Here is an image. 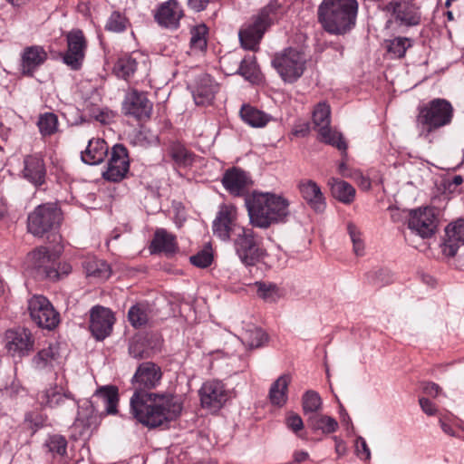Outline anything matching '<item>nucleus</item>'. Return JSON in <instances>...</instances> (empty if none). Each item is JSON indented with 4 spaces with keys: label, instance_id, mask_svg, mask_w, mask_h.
<instances>
[{
    "label": "nucleus",
    "instance_id": "1",
    "mask_svg": "<svg viewBox=\"0 0 464 464\" xmlns=\"http://www.w3.org/2000/svg\"><path fill=\"white\" fill-rule=\"evenodd\" d=\"M162 372L152 362L140 363L133 377L134 392L130 400L132 417L148 428H157L176 420L182 411V401L179 396L149 392L161 381Z\"/></svg>",
    "mask_w": 464,
    "mask_h": 464
},
{
    "label": "nucleus",
    "instance_id": "2",
    "mask_svg": "<svg viewBox=\"0 0 464 464\" xmlns=\"http://www.w3.org/2000/svg\"><path fill=\"white\" fill-rule=\"evenodd\" d=\"M246 205L250 223L260 228L285 222L290 214L289 201L273 193H254Z\"/></svg>",
    "mask_w": 464,
    "mask_h": 464
},
{
    "label": "nucleus",
    "instance_id": "3",
    "mask_svg": "<svg viewBox=\"0 0 464 464\" xmlns=\"http://www.w3.org/2000/svg\"><path fill=\"white\" fill-rule=\"evenodd\" d=\"M357 13V0H323L317 17L327 33L344 34L355 25Z\"/></svg>",
    "mask_w": 464,
    "mask_h": 464
},
{
    "label": "nucleus",
    "instance_id": "4",
    "mask_svg": "<svg viewBox=\"0 0 464 464\" xmlns=\"http://www.w3.org/2000/svg\"><path fill=\"white\" fill-rule=\"evenodd\" d=\"M454 117V108L446 99L435 98L418 107L416 128L419 137L431 140L432 136L449 126Z\"/></svg>",
    "mask_w": 464,
    "mask_h": 464
},
{
    "label": "nucleus",
    "instance_id": "5",
    "mask_svg": "<svg viewBox=\"0 0 464 464\" xmlns=\"http://www.w3.org/2000/svg\"><path fill=\"white\" fill-rule=\"evenodd\" d=\"M280 5L277 1L269 2L263 7L258 14L253 18L251 24L240 29L239 41L244 49L256 51L266 29L271 25Z\"/></svg>",
    "mask_w": 464,
    "mask_h": 464
},
{
    "label": "nucleus",
    "instance_id": "6",
    "mask_svg": "<svg viewBox=\"0 0 464 464\" xmlns=\"http://www.w3.org/2000/svg\"><path fill=\"white\" fill-rule=\"evenodd\" d=\"M62 222V211L56 203H45L36 207L27 218V229L35 237L57 228Z\"/></svg>",
    "mask_w": 464,
    "mask_h": 464
},
{
    "label": "nucleus",
    "instance_id": "7",
    "mask_svg": "<svg viewBox=\"0 0 464 464\" xmlns=\"http://www.w3.org/2000/svg\"><path fill=\"white\" fill-rule=\"evenodd\" d=\"M306 59L301 52L294 48H286L276 53L272 65L285 82H296L304 73Z\"/></svg>",
    "mask_w": 464,
    "mask_h": 464
},
{
    "label": "nucleus",
    "instance_id": "8",
    "mask_svg": "<svg viewBox=\"0 0 464 464\" xmlns=\"http://www.w3.org/2000/svg\"><path fill=\"white\" fill-rule=\"evenodd\" d=\"M313 122L317 128L322 141L336 147L340 150H346L347 145L343 136L330 128L331 109L325 102H319L313 111Z\"/></svg>",
    "mask_w": 464,
    "mask_h": 464
},
{
    "label": "nucleus",
    "instance_id": "9",
    "mask_svg": "<svg viewBox=\"0 0 464 464\" xmlns=\"http://www.w3.org/2000/svg\"><path fill=\"white\" fill-rule=\"evenodd\" d=\"M30 317L39 327L54 329L60 323V314L44 295H35L28 300Z\"/></svg>",
    "mask_w": 464,
    "mask_h": 464
},
{
    "label": "nucleus",
    "instance_id": "10",
    "mask_svg": "<svg viewBox=\"0 0 464 464\" xmlns=\"http://www.w3.org/2000/svg\"><path fill=\"white\" fill-rule=\"evenodd\" d=\"M67 49L63 53V62L73 71L82 68L87 50V40L79 29L70 31L66 34Z\"/></svg>",
    "mask_w": 464,
    "mask_h": 464
},
{
    "label": "nucleus",
    "instance_id": "11",
    "mask_svg": "<svg viewBox=\"0 0 464 464\" xmlns=\"http://www.w3.org/2000/svg\"><path fill=\"white\" fill-rule=\"evenodd\" d=\"M198 393L201 406L212 411L220 410L230 397L225 384L218 380L205 382Z\"/></svg>",
    "mask_w": 464,
    "mask_h": 464
},
{
    "label": "nucleus",
    "instance_id": "12",
    "mask_svg": "<svg viewBox=\"0 0 464 464\" xmlns=\"http://www.w3.org/2000/svg\"><path fill=\"white\" fill-rule=\"evenodd\" d=\"M440 246L441 252L446 257H461L459 253L464 251V218H458L448 224Z\"/></svg>",
    "mask_w": 464,
    "mask_h": 464
},
{
    "label": "nucleus",
    "instance_id": "13",
    "mask_svg": "<svg viewBox=\"0 0 464 464\" xmlns=\"http://www.w3.org/2000/svg\"><path fill=\"white\" fill-rule=\"evenodd\" d=\"M386 10L392 12L397 23L407 27L415 26L421 20L420 7L414 0H392Z\"/></svg>",
    "mask_w": 464,
    "mask_h": 464
},
{
    "label": "nucleus",
    "instance_id": "14",
    "mask_svg": "<svg viewBox=\"0 0 464 464\" xmlns=\"http://www.w3.org/2000/svg\"><path fill=\"white\" fill-rule=\"evenodd\" d=\"M237 211L233 205L220 206L212 224V231L214 236L223 241L229 239L232 232H238L237 224Z\"/></svg>",
    "mask_w": 464,
    "mask_h": 464
},
{
    "label": "nucleus",
    "instance_id": "15",
    "mask_svg": "<svg viewBox=\"0 0 464 464\" xmlns=\"http://www.w3.org/2000/svg\"><path fill=\"white\" fill-rule=\"evenodd\" d=\"M129 168L130 160L126 147L122 144H115L111 149L108 168L103 172V178L113 182L121 181L125 178Z\"/></svg>",
    "mask_w": 464,
    "mask_h": 464
},
{
    "label": "nucleus",
    "instance_id": "16",
    "mask_svg": "<svg viewBox=\"0 0 464 464\" xmlns=\"http://www.w3.org/2000/svg\"><path fill=\"white\" fill-rule=\"evenodd\" d=\"M114 321L113 314L109 308L95 305L90 311L89 328L98 341H102L111 334Z\"/></svg>",
    "mask_w": 464,
    "mask_h": 464
},
{
    "label": "nucleus",
    "instance_id": "17",
    "mask_svg": "<svg viewBox=\"0 0 464 464\" xmlns=\"http://www.w3.org/2000/svg\"><path fill=\"white\" fill-rule=\"evenodd\" d=\"M5 346L12 356L23 357L33 350L34 340L24 328L11 329L5 332Z\"/></svg>",
    "mask_w": 464,
    "mask_h": 464
},
{
    "label": "nucleus",
    "instance_id": "18",
    "mask_svg": "<svg viewBox=\"0 0 464 464\" xmlns=\"http://www.w3.org/2000/svg\"><path fill=\"white\" fill-rule=\"evenodd\" d=\"M122 111L125 115L132 116L138 120L147 119L152 111V103L145 92L132 89L127 92L125 95Z\"/></svg>",
    "mask_w": 464,
    "mask_h": 464
},
{
    "label": "nucleus",
    "instance_id": "19",
    "mask_svg": "<svg viewBox=\"0 0 464 464\" xmlns=\"http://www.w3.org/2000/svg\"><path fill=\"white\" fill-rule=\"evenodd\" d=\"M437 219L430 208L416 209L411 212L408 227L422 238L430 237L435 232Z\"/></svg>",
    "mask_w": 464,
    "mask_h": 464
},
{
    "label": "nucleus",
    "instance_id": "20",
    "mask_svg": "<svg viewBox=\"0 0 464 464\" xmlns=\"http://www.w3.org/2000/svg\"><path fill=\"white\" fill-rule=\"evenodd\" d=\"M237 236L235 247L241 261H256L266 257V253L256 244L250 230L238 227Z\"/></svg>",
    "mask_w": 464,
    "mask_h": 464
},
{
    "label": "nucleus",
    "instance_id": "21",
    "mask_svg": "<svg viewBox=\"0 0 464 464\" xmlns=\"http://www.w3.org/2000/svg\"><path fill=\"white\" fill-rule=\"evenodd\" d=\"M184 16L182 6L177 0H168L159 5L154 13V19L161 27L176 30Z\"/></svg>",
    "mask_w": 464,
    "mask_h": 464
},
{
    "label": "nucleus",
    "instance_id": "22",
    "mask_svg": "<svg viewBox=\"0 0 464 464\" xmlns=\"http://www.w3.org/2000/svg\"><path fill=\"white\" fill-rule=\"evenodd\" d=\"M40 403L48 408H58L68 404L72 408H75L77 401L72 393L65 390L62 385H51L44 389L38 397Z\"/></svg>",
    "mask_w": 464,
    "mask_h": 464
},
{
    "label": "nucleus",
    "instance_id": "23",
    "mask_svg": "<svg viewBox=\"0 0 464 464\" xmlns=\"http://www.w3.org/2000/svg\"><path fill=\"white\" fill-rule=\"evenodd\" d=\"M298 190L303 199L316 213L326 208V198L319 185L312 179H303L298 183Z\"/></svg>",
    "mask_w": 464,
    "mask_h": 464
},
{
    "label": "nucleus",
    "instance_id": "24",
    "mask_svg": "<svg viewBox=\"0 0 464 464\" xmlns=\"http://www.w3.org/2000/svg\"><path fill=\"white\" fill-rule=\"evenodd\" d=\"M221 181L224 188L234 196L244 195L252 183L248 174L236 167L227 169Z\"/></svg>",
    "mask_w": 464,
    "mask_h": 464
},
{
    "label": "nucleus",
    "instance_id": "25",
    "mask_svg": "<svg viewBox=\"0 0 464 464\" xmlns=\"http://www.w3.org/2000/svg\"><path fill=\"white\" fill-rule=\"evenodd\" d=\"M78 413L73 423L74 428H80V435H84L99 423V415L92 401H77Z\"/></svg>",
    "mask_w": 464,
    "mask_h": 464
},
{
    "label": "nucleus",
    "instance_id": "26",
    "mask_svg": "<svg viewBox=\"0 0 464 464\" xmlns=\"http://www.w3.org/2000/svg\"><path fill=\"white\" fill-rule=\"evenodd\" d=\"M47 60V53L41 46L24 49L21 53L20 71L23 75L33 76L34 72Z\"/></svg>",
    "mask_w": 464,
    "mask_h": 464
},
{
    "label": "nucleus",
    "instance_id": "27",
    "mask_svg": "<svg viewBox=\"0 0 464 464\" xmlns=\"http://www.w3.org/2000/svg\"><path fill=\"white\" fill-rule=\"evenodd\" d=\"M23 176L36 187L45 182L46 169L41 155L32 154L24 157Z\"/></svg>",
    "mask_w": 464,
    "mask_h": 464
},
{
    "label": "nucleus",
    "instance_id": "28",
    "mask_svg": "<svg viewBox=\"0 0 464 464\" xmlns=\"http://www.w3.org/2000/svg\"><path fill=\"white\" fill-rule=\"evenodd\" d=\"M218 90V85L208 74L199 76L192 91L195 103L202 106L210 104Z\"/></svg>",
    "mask_w": 464,
    "mask_h": 464
},
{
    "label": "nucleus",
    "instance_id": "29",
    "mask_svg": "<svg viewBox=\"0 0 464 464\" xmlns=\"http://www.w3.org/2000/svg\"><path fill=\"white\" fill-rule=\"evenodd\" d=\"M71 272V263H37L32 270V275L36 279L59 280Z\"/></svg>",
    "mask_w": 464,
    "mask_h": 464
},
{
    "label": "nucleus",
    "instance_id": "30",
    "mask_svg": "<svg viewBox=\"0 0 464 464\" xmlns=\"http://www.w3.org/2000/svg\"><path fill=\"white\" fill-rule=\"evenodd\" d=\"M151 253H165L168 257L178 249L176 237L164 228H158L150 246Z\"/></svg>",
    "mask_w": 464,
    "mask_h": 464
},
{
    "label": "nucleus",
    "instance_id": "31",
    "mask_svg": "<svg viewBox=\"0 0 464 464\" xmlns=\"http://www.w3.org/2000/svg\"><path fill=\"white\" fill-rule=\"evenodd\" d=\"M109 147L104 140L92 139L84 151H82V160L89 165L102 163L108 154Z\"/></svg>",
    "mask_w": 464,
    "mask_h": 464
},
{
    "label": "nucleus",
    "instance_id": "32",
    "mask_svg": "<svg viewBox=\"0 0 464 464\" xmlns=\"http://www.w3.org/2000/svg\"><path fill=\"white\" fill-rule=\"evenodd\" d=\"M62 356L58 343H51L48 347L42 349L33 358V363L36 369L43 370L47 367H54L60 364Z\"/></svg>",
    "mask_w": 464,
    "mask_h": 464
},
{
    "label": "nucleus",
    "instance_id": "33",
    "mask_svg": "<svg viewBox=\"0 0 464 464\" xmlns=\"http://www.w3.org/2000/svg\"><path fill=\"white\" fill-rule=\"evenodd\" d=\"M331 193L334 198L344 204H350L354 200V188L344 180L330 178L327 182Z\"/></svg>",
    "mask_w": 464,
    "mask_h": 464
},
{
    "label": "nucleus",
    "instance_id": "34",
    "mask_svg": "<svg viewBox=\"0 0 464 464\" xmlns=\"http://www.w3.org/2000/svg\"><path fill=\"white\" fill-rule=\"evenodd\" d=\"M239 114L243 121L254 128L265 127L272 119L269 114L248 104L241 107Z\"/></svg>",
    "mask_w": 464,
    "mask_h": 464
},
{
    "label": "nucleus",
    "instance_id": "35",
    "mask_svg": "<svg viewBox=\"0 0 464 464\" xmlns=\"http://www.w3.org/2000/svg\"><path fill=\"white\" fill-rule=\"evenodd\" d=\"M290 382L291 376L283 374L272 383L269 390V399L272 404L281 407L286 403L287 388Z\"/></svg>",
    "mask_w": 464,
    "mask_h": 464
},
{
    "label": "nucleus",
    "instance_id": "36",
    "mask_svg": "<svg viewBox=\"0 0 464 464\" xmlns=\"http://www.w3.org/2000/svg\"><path fill=\"white\" fill-rule=\"evenodd\" d=\"M102 401L107 414H115L117 412V403L119 401L118 390L114 386H105L99 389L93 396Z\"/></svg>",
    "mask_w": 464,
    "mask_h": 464
},
{
    "label": "nucleus",
    "instance_id": "37",
    "mask_svg": "<svg viewBox=\"0 0 464 464\" xmlns=\"http://www.w3.org/2000/svg\"><path fill=\"white\" fill-rule=\"evenodd\" d=\"M138 62L133 55L125 54L120 57L114 64L113 72L117 77L128 80L137 71Z\"/></svg>",
    "mask_w": 464,
    "mask_h": 464
},
{
    "label": "nucleus",
    "instance_id": "38",
    "mask_svg": "<svg viewBox=\"0 0 464 464\" xmlns=\"http://www.w3.org/2000/svg\"><path fill=\"white\" fill-rule=\"evenodd\" d=\"M150 306L145 303H139L132 305L128 312V318L130 324L139 328L145 325L150 319Z\"/></svg>",
    "mask_w": 464,
    "mask_h": 464
},
{
    "label": "nucleus",
    "instance_id": "39",
    "mask_svg": "<svg viewBox=\"0 0 464 464\" xmlns=\"http://www.w3.org/2000/svg\"><path fill=\"white\" fill-rule=\"evenodd\" d=\"M309 425L314 431L320 430L324 434L333 433L338 428V422L334 418L321 414L311 416Z\"/></svg>",
    "mask_w": 464,
    "mask_h": 464
},
{
    "label": "nucleus",
    "instance_id": "40",
    "mask_svg": "<svg viewBox=\"0 0 464 464\" xmlns=\"http://www.w3.org/2000/svg\"><path fill=\"white\" fill-rule=\"evenodd\" d=\"M63 251V246L57 244L49 249L47 246H39L29 253L31 261H55L59 259Z\"/></svg>",
    "mask_w": 464,
    "mask_h": 464
},
{
    "label": "nucleus",
    "instance_id": "41",
    "mask_svg": "<svg viewBox=\"0 0 464 464\" xmlns=\"http://www.w3.org/2000/svg\"><path fill=\"white\" fill-rule=\"evenodd\" d=\"M241 340L248 348H259L267 341L266 334L259 327L251 326L242 334Z\"/></svg>",
    "mask_w": 464,
    "mask_h": 464
},
{
    "label": "nucleus",
    "instance_id": "42",
    "mask_svg": "<svg viewBox=\"0 0 464 464\" xmlns=\"http://www.w3.org/2000/svg\"><path fill=\"white\" fill-rule=\"evenodd\" d=\"M255 285L257 287V295L266 302L276 303L283 297L281 289L273 283L257 281Z\"/></svg>",
    "mask_w": 464,
    "mask_h": 464
},
{
    "label": "nucleus",
    "instance_id": "43",
    "mask_svg": "<svg viewBox=\"0 0 464 464\" xmlns=\"http://www.w3.org/2000/svg\"><path fill=\"white\" fill-rule=\"evenodd\" d=\"M169 154L179 166H188L192 163L193 154L178 141L172 142L169 145Z\"/></svg>",
    "mask_w": 464,
    "mask_h": 464
},
{
    "label": "nucleus",
    "instance_id": "44",
    "mask_svg": "<svg viewBox=\"0 0 464 464\" xmlns=\"http://www.w3.org/2000/svg\"><path fill=\"white\" fill-rule=\"evenodd\" d=\"M37 126L43 136H51L58 131V118L53 112L40 114Z\"/></svg>",
    "mask_w": 464,
    "mask_h": 464
},
{
    "label": "nucleus",
    "instance_id": "45",
    "mask_svg": "<svg viewBox=\"0 0 464 464\" xmlns=\"http://www.w3.org/2000/svg\"><path fill=\"white\" fill-rule=\"evenodd\" d=\"M240 63L241 54L237 51L223 55L219 60L220 67L227 75L237 74L240 70Z\"/></svg>",
    "mask_w": 464,
    "mask_h": 464
},
{
    "label": "nucleus",
    "instance_id": "46",
    "mask_svg": "<svg viewBox=\"0 0 464 464\" xmlns=\"http://www.w3.org/2000/svg\"><path fill=\"white\" fill-rule=\"evenodd\" d=\"M84 269L87 277L99 281L108 279L111 274L109 263H85Z\"/></svg>",
    "mask_w": 464,
    "mask_h": 464
},
{
    "label": "nucleus",
    "instance_id": "47",
    "mask_svg": "<svg viewBox=\"0 0 464 464\" xmlns=\"http://www.w3.org/2000/svg\"><path fill=\"white\" fill-rule=\"evenodd\" d=\"M67 440L65 437L60 434H53L48 437L45 440V447L48 451L52 453L53 457L55 458L64 457L67 454Z\"/></svg>",
    "mask_w": 464,
    "mask_h": 464
},
{
    "label": "nucleus",
    "instance_id": "48",
    "mask_svg": "<svg viewBox=\"0 0 464 464\" xmlns=\"http://www.w3.org/2000/svg\"><path fill=\"white\" fill-rule=\"evenodd\" d=\"M190 46L193 50L203 51L207 47L208 27L201 24L194 26L191 31Z\"/></svg>",
    "mask_w": 464,
    "mask_h": 464
},
{
    "label": "nucleus",
    "instance_id": "49",
    "mask_svg": "<svg viewBox=\"0 0 464 464\" xmlns=\"http://www.w3.org/2000/svg\"><path fill=\"white\" fill-rule=\"evenodd\" d=\"M129 24V20L124 14L119 11H114L108 18L105 29L113 33H122L127 29Z\"/></svg>",
    "mask_w": 464,
    "mask_h": 464
},
{
    "label": "nucleus",
    "instance_id": "50",
    "mask_svg": "<svg viewBox=\"0 0 464 464\" xmlns=\"http://www.w3.org/2000/svg\"><path fill=\"white\" fill-rule=\"evenodd\" d=\"M412 43L410 38L407 37H395L389 41L388 52L392 53L395 58H402L405 55L406 51L411 47Z\"/></svg>",
    "mask_w": 464,
    "mask_h": 464
},
{
    "label": "nucleus",
    "instance_id": "51",
    "mask_svg": "<svg viewBox=\"0 0 464 464\" xmlns=\"http://www.w3.org/2000/svg\"><path fill=\"white\" fill-rule=\"evenodd\" d=\"M302 402L304 413H315L322 407V399L319 393L313 390L304 392Z\"/></svg>",
    "mask_w": 464,
    "mask_h": 464
},
{
    "label": "nucleus",
    "instance_id": "52",
    "mask_svg": "<svg viewBox=\"0 0 464 464\" xmlns=\"http://www.w3.org/2000/svg\"><path fill=\"white\" fill-rule=\"evenodd\" d=\"M257 72L255 57L243 58L241 56L240 70L237 72V74H240L246 80L252 81L256 78Z\"/></svg>",
    "mask_w": 464,
    "mask_h": 464
},
{
    "label": "nucleus",
    "instance_id": "53",
    "mask_svg": "<svg viewBox=\"0 0 464 464\" xmlns=\"http://www.w3.org/2000/svg\"><path fill=\"white\" fill-rule=\"evenodd\" d=\"M347 231L353 246V251L357 256H362L364 250V243L360 229L353 223H348Z\"/></svg>",
    "mask_w": 464,
    "mask_h": 464
},
{
    "label": "nucleus",
    "instance_id": "54",
    "mask_svg": "<svg viewBox=\"0 0 464 464\" xmlns=\"http://www.w3.org/2000/svg\"><path fill=\"white\" fill-rule=\"evenodd\" d=\"M216 257V251L212 244L207 242L198 249L197 254L189 257V261H213Z\"/></svg>",
    "mask_w": 464,
    "mask_h": 464
},
{
    "label": "nucleus",
    "instance_id": "55",
    "mask_svg": "<svg viewBox=\"0 0 464 464\" xmlns=\"http://www.w3.org/2000/svg\"><path fill=\"white\" fill-rule=\"evenodd\" d=\"M46 421V418L35 411H31L25 414L24 422L25 424L35 432L38 429L42 428Z\"/></svg>",
    "mask_w": 464,
    "mask_h": 464
},
{
    "label": "nucleus",
    "instance_id": "56",
    "mask_svg": "<svg viewBox=\"0 0 464 464\" xmlns=\"http://www.w3.org/2000/svg\"><path fill=\"white\" fill-rule=\"evenodd\" d=\"M355 452L356 455L364 460L371 459V450L366 443V440L359 436L355 440Z\"/></svg>",
    "mask_w": 464,
    "mask_h": 464
},
{
    "label": "nucleus",
    "instance_id": "57",
    "mask_svg": "<svg viewBox=\"0 0 464 464\" xmlns=\"http://www.w3.org/2000/svg\"><path fill=\"white\" fill-rule=\"evenodd\" d=\"M286 426L295 433H298L304 428L302 418L295 413H290L286 418Z\"/></svg>",
    "mask_w": 464,
    "mask_h": 464
},
{
    "label": "nucleus",
    "instance_id": "58",
    "mask_svg": "<svg viewBox=\"0 0 464 464\" xmlns=\"http://www.w3.org/2000/svg\"><path fill=\"white\" fill-rule=\"evenodd\" d=\"M419 403L421 410L429 416H433L437 413L436 405L427 398L421 397L419 399Z\"/></svg>",
    "mask_w": 464,
    "mask_h": 464
},
{
    "label": "nucleus",
    "instance_id": "59",
    "mask_svg": "<svg viewBox=\"0 0 464 464\" xmlns=\"http://www.w3.org/2000/svg\"><path fill=\"white\" fill-rule=\"evenodd\" d=\"M422 390L426 394H428L430 396H433V397L438 396L441 392L440 387L437 383H434V382L424 383L422 386Z\"/></svg>",
    "mask_w": 464,
    "mask_h": 464
},
{
    "label": "nucleus",
    "instance_id": "60",
    "mask_svg": "<svg viewBox=\"0 0 464 464\" xmlns=\"http://www.w3.org/2000/svg\"><path fill=\"white\" fill-rule=\"evenodd\" d=\"M209 0H188V5L195 12H200L206 9Z\"/></svg>",
    "mask_w": 464,
    "mask_h": 464
},
{
    "label": "nucleus",
    "instance_id": "61",
    "mask_svg": "<svg viewBox=\"0 0 464 464\" xmlns=\"http://www.w3.org/2000/svg\"><path fill=\"white\" fill-rule=\"evenodd\" d=\"M293 458L295 462L300 463L307 460L309 459V454L307 451L298 450L294 453Z\"/></svg>",
    "mask_w": 464,
    "mask_h": 464
},
{
    "label": "nucleus",
    "instance_id": "62",
    "mask_svg": "<svg viewBox=\"0 0 464 464\" xmlns=\"http://www.w3.org/2000/svg\"><path fill=\"white\" fill-rule=\"evenodd\" d=\"M440 422V426L441 428V430L448 435L451 436V437H456L457 435L455 434L454 432V430L453 428L448 424L444 420L442 419H440L439 420Z\"/></svg>",
    "mask_w": 464,
    "mask_h": 464
},
{
    "label": "nucleus",
    "instance_id": "63",
    "mask_svg": "<svg viewBox=\"0 0 464 464\" xmlns=\"http://www.w3.org/2000/svg\"><path fill=\"white\" fill-rule=\"evenodd\" d=\"M390 282H391V276H390L389 273H387V272L382 271L376 276V284L385 285Z\"/></svg>",
    "mask_w": 464,
    "mask_h": 464
},
{
    "label": "nucleus",
    "instance_id": "64",
    "mask_svg": "<svg viewBox=\"0 0 464 464\" xmlns=\"http://www.w3.org/2000/svg\"><path fill=\"white\" fill-rule=\"evenodd\" d=\"M338 172L344 178L352 177V171L349 169L345 162H341L338 165Z\"/></svg>",
    "mask_w": 464,
    "mask_h": 464
}]
</instances>
